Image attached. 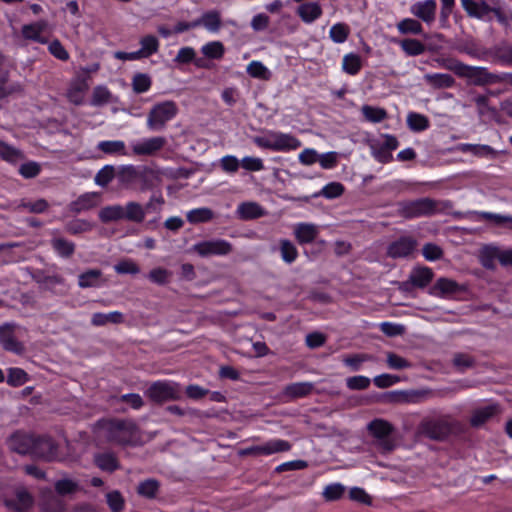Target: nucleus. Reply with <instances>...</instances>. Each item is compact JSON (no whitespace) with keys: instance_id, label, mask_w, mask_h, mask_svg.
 Segmentation results:
<instances>
[{"instance_id":"32","label":"nucleus","mask_w":512,"mask_h":512,"mask_svg":"<svg viewBox=\"0 0 512 512\" xmlns=\"http://www.w3.org/2000/svg\"><path fill=\"white\" fill-rule=\"evenodd\" d=\"M298 15L305 23H312L322 15V8L317 2L303 3L298 8Z\"/></svg>"},{"instance_id":"4","label":"nucleus","mask_w":512,"mask_h":512,"mask_svg":"<svg viewBox=\"0 0 512 512\" xmlns=\"http://www.w3.org/2000/svg\"><path fill=\"white\" fill-rule=\"evenodd\" d=\"M254 143L260 148L276 152L294 151L302 145L301 141L295 136L275 131H268L261 136H256Z\"/></svg>"},{"instance_id":"14","label":"nucleus","mask_w":512,"mask_h":512,"mask_svg":"<svg viewBox=\"0 0 512 512\" xmlns=\"http://www.w3.org/2000/svg\"><path fill=\"white\" fill-rule=\"evenodd\" d=\"M34 437V435L17 431L8 437L7 445L12 452L21 455H31Z\"/></svg>"},{"instance_id":"13","label":"nucleus","mask_w":512,"mask_h":512,"mask_svg":"<svg viewBox=\"0 0 512 512\" xmlns=\"http://www.w3.org/2000/svg\"><path fill=\"white\" fill-rule=\"evenodd\" d=\"M290 449H291V444L288 441L278 439V440L269 441L263 445H257V446H252V447L242 449L239 451V455H241V456L270 455L273 453L289 451Z\"/></svg>"},{"instance_id":"47","label":"nucleus","mask_w":512,"mask_h":512,"mask_svg":"<svg viewBox=\"0 0 512 512\" xmlns=\"http://www.w3.org/2000/svg\"><path fill=\"white\" fill-rule=\"evenodd\" d=\"M53 249L64 258H70L75 251V244L61 237H55L51 240Z\"/></svg>"},{"instance_id":"15","label":"nucleus","mask_w":512,"mask_h":512,"mask_svg":"<svg viewBox=\"0 0 512 512\" xmlns=\"http://www.w3.org/2000/svg\"><path fill=\"white\" fill-rule=\"evenodd\" d=\"M399 146V142L394 135L385 134L383 140L377 141L372 145L373 155L378 160H393L392 152Z\"/></svg>"},{"instance_id":"38","label":"nucleus","mask_w":512,"mask_h":512,"mask_svg":"<svg viewBox=\"0 0 512 512\" xmlns=\"http://www.w3.org/2000/svg\"><path fill=\"white\" fill-rule=\"evenodd\" d=\"M497 411L495 405L486 406L484 408L477 409L473 412L470 418V424L472 427H480L486 421H488Z\"/></svg>"},{"instance_id":"63","label":"nucleus","mask_w":512,"mask_h":512,"mask_svg":"<svg viewBox=\"0 0 512 512\" xmlns=\"http://www.w3.org/2000/svg\"><path fill=\"white\" fill-rule=\"evenodd\" d=\"M107 504L112 512H121L124 508V498L119 491H111L106 494Z\"/></svg>"},{"instance_id":"6","label":"nucleus","mask_w":512,"mask_h":512,"mask_svg":"<svg viewBox=\"0 0 512 512\" xmlns=\"http://www.w3.org/2000/svg\"><path fill=\"white\" fill-rule=\"evenodd\" d=\"M436 200L431 198H420L413 201H402L398 203V214L406 219L430 216L437 211Z\"/></svg>"},{"instance_id":"12","label":"nucleus","mask_w":512,"mask_h":512,"mask_svg":"<svg viewBox=\"0 0 512 512\" xmlns=\"http://www.w3.org/2000/svg\"><path fill=\"white\" fill-rule=\"evenodd\" d=\"M58 447L56 443L47 436H35L31 456L45 461H52L57 457Z\"/></svg>"},{"instance_id":"31","label":"nucleus","mask_w":512,"mask_h":512,"mask_svg":"<svg viewBox=\"0 0 512 512\" xmlns=\"http://www.w3.org/2000/svg\"><path fill=\"white\" fill-rule=\"evenodd\" d=\"M102 276L100 269H89L78 276V286L80 288L98 287L103 282Z\"/></svg>"},{"instance_id":"50","label":"nucleus","mask_w":512,"mask_h":512,"mask_svg":"<svg viewBox=\"0 0 512 512\" xmlns=\"http://www.w3.org/2000/svg\"><path fill=\"white\" fill-rule=\"evenodd\" d=\"M397 29L401 34L420 35L423 32L421 23L412 18H405L397 24Z\"/></svg>"},{"instance_id":"27","label":"nucleus","mask_w":512,"mask_h":512,"mask_svg":"<svg viewBox=\"0 0 512 512\" xmlns=\"http://www.w3.org/2000/svg\"><path fill=\"white\" fill-rule=\"evenodd\" d=\"M98 197L99 195L96 192L85 193L73 201L70 204L69 209L73 213H80L81 211L89 210L97 206Z\"/></svg>"},{"instance_id":"10","label":"nucleus","mask_w":512,"mask_h":512,"mask_svg":"<svg viewBox=\"0 0 512 512\" xmlns=\"http://www.w3.org/2000/svg\"><path fill=\"white\" fill-rule=\"evenodd\" d=\"M233 246L224 239H212L196 243L192 251L200 257L225 256L232 252Z\"/></svg>"},{"instance_id":"58","label":"nucleus","mask_w":512,"mask_h":512,"mask_svg":"<svg viewBox=\"0 0 512 512\" xmlns=\"http://www.w3.org/2000/svg\"><path fill=\"white\" fill-rule=\"evenodd\" d=\"M344 492L345 487L342 484L334 483L327 485L324 488L322 495L326 501L330 502L339 500L344 495Z\"/></svg>"},{"instance_id":"25","label":"nucleus","mask_w":512,"mask_h":512,"mask_svg":"<svg viewBox=\"0 0 512 512\" xmlns=\"http://www.w3.org/2000/svg\"><path fill=\"white\" fill-rule=\"evenodd\" d=\"M424 80L433 89H447L455 86V79L447 73H428Z\"/></svg>"},{"instance_id":"22","label":"nucleus","mask_w":512,"mask_h":512,"mask_svg":"<svg viewBox=\"0 0 512 512\" xmlns=\"http://www.w3.org/2000/svg\"><path fill=\"white\" fill-rule=\"evenodd\" d=\"M46 25L47 23L44 20L23 25L21 30L23 38L26 40H32L40 44H47L48 39L46 37L41 36L42 32L46 28Z\"/></svg>"},{"instance_id":"8","label":"nucleus","mask_w":512,"mask_h":512,"mask_svg":"<svg viewBox=\"0 0 512 512\" xmlns=\"http://www.w3.org/2000/svg\"><path fill=\"white\" fill-rule=\"evenodd\" d=\"M367 430L377 440V445L382 452L390 453L395 449V441L390 438L394 431L391 423L384 419H374L367 425Z\"/></svg>"},{"instance_id":"21","label":"nucleus","mask_w":512,"mask_h":512,"mask_svg":"<svg viewBox=\"0 0 512 512\" xmlns=\"http://www.w3.org/2000/svg\"><path fill=\"white\" fill-rule=\"evenodd\" d=\"M461 4L470 17L484 20L491 14V6L484 0H461Z\"/></svg>"},{"instance_id":"51","label":"nucleus","mask_w":512,"mask_h":512,"mask_svg":"<svg viewBox=\"0 0 512 512\" xmlns=\"http://www.w3.org/2000/svg\"><path fill=\"white\" fill-rule=\"evenodd\" d=\"M401 48L409 56H418L425 52V45L420 40L413 38L403 39Z\"/></svg>"},{"instance_id":"36","label":"nucleus","mask_w":512,"mask_h":512,"mask_svg":"<svg viewBox=\"0 0 512 512\" xmlns=\"http://www.w3.org/2000/svg\"><path fill=\"white\" fill-rule=\"evenodd\" d=\"M314 389V384L311 382H298L292 383L285 387L284 393L291 399L305 397Z\"/></svg>"},{"instance_id":"43","label":"nucleus","mask_w":512,"mask_h":512,"mask_svg":"<svg viewBox=\"0 0 512 512\" xmlns=\"http://www.w3.org/2000/svg\"><path fill=\"white\" fill-rule=\"evenodd\" d=\"M361 112L364 118L371 123H381L388 117L387 111L381 107L363 105Z\"/></svg>"},{"instance_id":"17","label":"nucleus","mask_w":512,"mask_h":512,"mask_svg":"<svg viewBox=\"0 0 512 512\" xmlns=\"http://www.w3.org/2000/svg\"><path fill=\"white\" fill-rule=\"evenodd\" d=\"M431 394L430 390L421 389V390H403V391H393L387 394L389 398V402L393 403H418L424 399H426Z\"/></svg>"},{"instance_id":"33","label":"nucleus","mask_w":512,"mask_h":512,"mask_svg":"<svg viewBox=\"0 0 512 512\" xmlns=\"http://www.w3.org/2000/svg\"><path fill=\"white\" fill-rule=\"evenodd\" d=\"M94 462L98 468L107 472H114L119 469V462L114 453H98L94 456Z\"/></svg>"},{"instance_id":"20","label":"nucleus","mask_w":512,"mask_h":512,"mask_svg":"<svg viewBox=\"0 0 512 512\" xmlns=\"http://www.w3.org/2000/svg\"><path fill=\"white\" fill-rule=\"evenodd\" d=\"M165 143V138L161 136L144 139L133 145V153L137 156H153Z\"/></svg>"},{"instance_id":"59","label":"nucleus","mask_w":512,"mask_h":512,"mask_svg":"<svg viewBox=\"0 0 512 512\" xmlns=\"http://www.w3.org/2000/svg\"><path fill=\"white\" fill-rule=\"evenodd\" d=\"M499 249L487 246L481 252V264L487 269H494V260L498 259Z\"/></svg>"},{"instance_id":"40","label":"nucleus","mask_w":512,"mask_h":512,"mask_svg":"<svg viewBox=\"0 0 512 512\" xmlns=\"http://www.w3.org/2000/svg\"><path fill=\"white\" fill-rule=\"evenodd\" d=\"M159 488V481L154 478H150L140 482L136 491L140 496L144 498L154 499L158 494Z\"/></svg>"},{"instance_id":"41","label":"nucleus","mask_w":512,"mask_h":512,"mask_svg":"<svg viewBox=\"0 0 512 512\" xmlns=\"http://www.w3.org/2000/svg\"><path fill=\"white\" fill-rule=\"evenodd\" d=\"M201 52L207 59L219 60L224 56L225 47L220 41H211L201 47Z\"/></svg>"},{"instance_id":"9","label":"nucleus","mask_w":512,"mask_h":512,"mask_svg":"<svg viewBox=\"0 0 512 512\" xmlns=\"http://www.w3.org/2000/svg\"><path fill=\"white\" fill-rule=\"evenodd\" d=\"M145 395L151 402L162 404L167 401L178 400L180 398V391L178 384L156 381L146 390Z\"/></svg>"},{"instance_id":"48","label":"nucleus","mask_w":512,"mask_h":512,"mask_svg":"<svg viewBox=\"0 0 512 512\" xmlns=\"http://www.w3.org/2000/svg\"><path fill=\"white\" fill-rule=\"evenodd\" d=\"M461 150L463 152H470L473 156L479 157V158H495L496 157L495 150L488 145L463 144V145H461Z\"/></svg>"},{"instance_id":"28","label":"nucleus","mask_w":512,"mask_h":512,"mask_svg":"<svg viewBox=\"0 0 512 512\" xmlns=\"http://www.w3.org/2000/svg\"><path fill=\"white\" fill-rule=\"evenodd\" d=\"M492 62L503 67H512V46H495L489 50Z\"/></svg>"},{"instance_id":"55","label":"nucleus","mask_w":512,"mask_h":512,"mask_svg":"<svg viewBox=\"0 0 512 512\" xmlns=\"http://www.w3.org/2000/svg\"><path fill=\"white\" fill-rule=\"evenodd\" d=\"M140 45V50L143 52L144 56L148 58L158 52L160 43L156 36L146 35L141 38Z\"/></svg>"},{"instance_id":"39","label":"nucleus","mask_w":512,"mask_h":512,"mask_svg":"<svg viewBox=\"0 0 512 512\" xmlns=\"http://www.w3.org/2000/svg\"><path fill=\"white\" fill-rule=\"evenodd\" d=\"M124 322V316L121 312L114 311L108 314L95 313L92 316L91 323L94 326H104L108 323L121 324Z\"/></svg>"},{"instance_id":"45","label":"nucleus","mask_w":512,"mask_h":512,"mask_svg":"<svg viewBox=\"0 0 512 512\" xmlns=\"http://www.w3.org/2000/svg\"><path fill=\"white\" fill-rule=\"evenodd\" d=\"M124 219L141 223L145 219V210L137 202H128L124 207Z\"/></svg>"},{"instance_id":"64","label":"nucleus","mask_w":512,"mask_h":512,"mask_svg":"<svg viewBox=\"0 0 512 512\" xmlns=\"http://www.w3.org/2000/svg\"><path fill=\"white\" fill-rule=\"evenodd\" d=\"M247 73L253 78L267 79L268 69L260 61H251L247 66Z\"/></svg>"},{"instance_id":"30","label":"nucleus","mask_w":512,"mask_h":512,"mask_svg":"<svg viewBox=\"0 0 512 512\" xmlns=\"http://www.w3.org/2000/svg\"><path fill=\"white\" fill-rule=\"evenodd\" d=\"M199 26H204L210 32H218L221 28V15L217 10L204 12L202 16L196 19Z\"/></svg>"},{"instance_id":"60","label":"nucleus","mask_w":512,"mask_h":512,"mask_svg":"<svg viewBox=\"0 0 512 512\" xmlns=\"http://www.w3.org/2000/svg\"><path fill=\"white\" fill-rule=\"evenodd\" d=\"M33 280L45 289H53L55 285L63 284L64 278L60 275L43 276L40 274L33 275Z\"/></svg>"},{"instance_id":"37","label":"nucleus","mask_w":512,"mask_h":512,"mask_svg":"<svg viewBox=\"0 0 512 512\" xmlns=\"http://www.w3.org/2000/svg\"><path fill=\"white\" fill-rule=\"evenodd\" d=\"M407 126L413 132H423L430 127V121L423 114L410 112L407 115Z\"/></svg>"},{"instance_id":"49","label":"nucleus","mask_w":512,"mask_h":512,"mask_svg":"<svg viewBox=\"0 0 512 512\" xmlns=\"http://www.w3.org/2000/svg\"><path fill=\"white\" fill-rule=\"evenodd\" d=\"M99 218L104 223L124 219V207L120 205L107 206L100 211Z\"/></svg>"},{"instance_id":"46","label":"nucleus","mask_w":512,"mask_h":512,"mask_svg":"<svg viewBox=\"0 0 512 512\" xmlns=\"http://www.w3.org/2000/svg\"><path fill=\"white\" fill-rule=\"evenodd\" d=\"M187 221L191 224L209 222L214 218V212L210 208H197L189 211L186 215Z\"/></svg>"},{"instance_id":"53","label":"nucleus","mask_w":512,"mask_h":512,"mask_svg":"<svg viewBox=\"0 0 512 512\" xmlns=\"http://www.w3.org/2000/svg\"><path fill=\"white\" fill-rule=\"evenodd\" d=\"M452 364L458 371L462 372L466 369L474 367L476 360L473 356L467 353L458 352L453 355Z\"/></svg>"},{"instance_id":"11","label":"nucleus","mask_w":512,"mask_h":512,"mask_svg":"<svg viewBox=\"0 0 512 512\" xmlns=\"http://www.w3.org/2000/svg\"><path fill=\"white\" fill-rule=\"evenodd\" d=\"M417 245V240L414 237L401 236L388 245L386 255L392 259L406 258L413 253Z\"/></svg>"},{"instance_id":"52","label":"nucleus","mask_w":512,"mask_h":512,"mask_svg":"<svg viewBox=\"0 0 512 512\" xmlns=\"http://www.w3.org/2000/svg\"><path fill=\"white\" fill-rule=\"evenodd\" d=\"M152 86L151 78L148 74L137 73L132 79L133 91L137 94H142L150 90Z\"/></svg>"},{"instance_id":"54","label":"nucleus","mask_w":512,"mask_h":512,"mask_svg":"<svg viewBox=\"0 0 512 512\" xmlns=\"http://www.w3.org/2000/svg\"><path fill=\"white\" fill-rule=\"evenodd\" d=\"M349 33L350 29L347 24L336 23L330 28L329 36L333 42L341 44L348 39Z\"/></svg>"},{"instance_id":"24","label":"nucleus","mask_w":512,"mask_h":512,"mask_svg":"<svg viewBox=\"0 0 512 512\" xmlns=\"http://www.w3.org/2000/svg\"><path fill=\"white\" fill-rule=\"evenodd\" d=\"M236 213L241 220H253L263 217L266 211L258 203L249 201L241 203Z\"/></svg>"},{"instance_id":"29","label":"nucleus","mask_w":512,"mask_h":512,"mask_svg":"<svg viewBox=\"0 0 512 512\" xmlns=\"http://www.w3.org/2000/svg\"><path fill=\"white\" fill-rule=\"evenodd\" d=\"M409 277L411 278V282L414 283L415 288L423 289L433 280L434 273L432 269L428 267H415Z\"/></svg>"},{"instance_id":"42","label":"nucleus","mask_w":512,"mask_h":512,"mask_svg":"<svg viewBox=\"0 0 512 512\" xmlns=\"http://www.w3.org/2000/svg\"><path fill=\"white\" fill-rule=\"evenodd\" d=\"M362 68V60L358 54L349 53L343 57L342 69L349 75H357Z\"/></svg>"},{"instance_id":"26","label":"nucleus","mask_w":512,"mask_h":512,"mask_svg":"<svg viewBox=\"0 0 512 512\" xmlns=\"http://www.w3.org/2000/svg\"><path fill=\"white\" fill-rule=\"evenodd\" d=\"M456 50L474 60L479 61H486L489 56V49L481 48L474 42L460 43L457 45Z\"/></svg>"},{"instance_id":"19","label":"nucleus","mask_w":512,"mask_h":512,"mask_svg":"<svg viewBox=\"0 0 512 512\" xmlns=\"http://www.w3.org/2000/svg\"><path fill=\"white\" fill-rule=\"evenodd\" d=\"M15 496V499H6L4 501V504L8 509L17 512H24L30 509L34 504L32 495L23 487L16 489Z\"/></svg>"},{"instance_id":"35","label":"nucleus","mask_w":512,"mask_h":512,"mask_svg":"<svg viewBox=\"0 0 512 512\" xmlns=\"http://www.w3.org/2000/svg\"><path fill=\"white\" fill-rule=\"evenodd\" d=\"M459 291V284L448 278H439L430 290V293L437 296L454 294Z\"/></svg>"},{"instance_id":"61","label":"nucleus","mask_w":512,"mask_h":512,"mask_svg":"<svg viewBox=\"0 0 512 512\" xmlns=\"http://www.w3.org/2000/svg\"><path fill=\"white\" fill-rule=\"evenodd\" d=\"M48 51L60 61H68L70 58L68 51L58 39H54L49 43Z\"/></svg>"},{"instance_id":"56","label":"nucleus","mask_w":512,"mask_h":512,"mask_svg":"<svg viewBox=\"0 0 512 512\" xmlns=\"http://www.w3.org/2000/svg\"><path fill=\"white\" fill-rule=\"evenodd\" d=\"M280 253L284 262L292 263L298 256V251L295 245L287 239L280 240Z\"/></svg>"},{"instance_id":"62","label":"nucleus","mask_w":512,"mask_h":512,"mask_svg":"<svg viewBox=\"0 0 512 512\" xmlns=\"http://www.w3.org/2000/svg\"><path fill=\"white\" fill-rule=\"evenodd\" d=\"M91 229H92V225L88 221L82 220V219H76V220L70 221L65 226L66 232H68L72 235H77V234H81L84 232H88Z\"/></svg>"},{"instance_id":"16","label":"nucleus","mask_w":512,"mask_h":512,"mask_svg":"<svg viewBox=\"0 0 512 512\" xmlns=\"http://www.w3.org/2000/svg\"><path fill=\"white\" fill-rule=\"evenodd\" d=\"M15 325L6 323L0 326V344L6 351L16 354L24 352V346L14 336Z\"/></svg>"},{"instance_id":"23","label":"nucleus","mask_w":512,"mask_h":512,"mask_svg":"<svg viewBox=\"0 0 512 512\" xmlns=\"http://www.w3.org/2000/svg\"><path fill=\"white\" fill-rule=\"evenodd\" d=\"M318 227L311 223H299L294 229V235L298 243H312L318 236Z\"/></svg>"},{"instance_id":"18","label":"nucleus","mask_w":512,"mask_h":512,"mask_svg":"<svg viewBox=\"0 0 512 512\" xmlns=\"http://www.w3.org/2000/svg\"><path fill=\"white\" fill-rule=\"evenodd\" d=\"M437 3L435 0H424L415 2L411 8V13L427 24L435 20Z\"/></svg>"},{"instance_id":"7","label":"nucleus","mask_w":512,"mask_h":512,"mask_svg":"<svg viewBox=\"0 0 512 512\" xmlns=\"http://www.w3.org/2000/svg\"><path fill=\"white\" fill-rule=\"evenodd\" d=\"M177 112V106L173 101H164L155 104L148 113V128L154 131L163 129L166 123L177 115Z\"/></svg>"},{"instance_id":"44","label":"nucleus","mask_w":512,"mask_h":512,"mask_svg":"<svg viewBox=\"0 0 512 512\" xmlns=\"http://www.w3.org/2000/svg\"><path fill=\"white\" fill-rule=\"evenodd\" d=\"M9 70L5 66V58L0 53V99H4L14 92L12 86L8 85Z\"/></svg>"},{"instance_id":"2","label":"nucleus","mask_w":512,"mask_h":512,"mask_svg":"<svg viewBox=\"0 0 512 512\" xmlns=\"http://www.w3.org/2000/svg\"><path fill=\"white\" fill-rule=\"evenodd\" d=\"M98 426L104 431L109 442L126 446L136 445L140 441L137 424L130 419H102Z\"/></svg>"},{"instance_id":"1","label":"nucleus","mask_w":512,"mask_h":512,"mask_svg":"<svg viewBox=\"0 0 512 512\" xmlns=\"http://www.w3.org/2000/svg\"><path fill=\"white\" fill-rule=\"evenodd\" d=\"M440 65L458 78L465 79L467 84L477 87H485L495 84H509L512 86V73L491 72L484 66H473L461 62L456 58H444Z\"/></svg>"},{"instance_id":"3","label":"nucleus","mask_w":512,"mask_h":512,"mask_svg":"<svg viewBox=\"0 0 512 512\" xmlns=\"http://www.w3.org/2000/svg\"><path fill=\"white\" fill-rule=\"evenodd\" d=\"M467 430L458 420L448 416L436 419H424L419 425V432L430 440L444 442L450 436H460Z\"/></svg>"},{"instance_id":"5","label":"nucleus","mask_w":512,"mask_h":512,"mask_svg":"<svg viewBox=\"0 0 512 512\" xmlns=\"http://www.w3.org/2000/svg\"><path fill=\"white\" fill-rule=\"evenodd\" d=\"M118 179L121 183L129 187H138L141 190L152 187L157 179V174L154 170L143 167L136 169L129 165L123 167L118 173Z\"/></svg>"},{"instance_id":"57","label":"nucleus","mask_w":512,"mask_h":512,"mask_svg":"<svg viewBox=\"0 0 512 512\" xmlns=\"http://www.w3.org/2000/svg\"><path fill=\"white\" fill-rule=\"evenodd\" d=\"M28 381L27 373L20 368H10L8 370L7 383L10 386L17 387Z\"/></svg>"},{"instance_id":"34","label":"nucleus","mask_w":512,"mask_h":512,"mask_svg":"<svg viewBox=\"0 0 512 512\" xmlns=\"http://www.w3.org/2000/svg\"><path fill=\"white\" fill-rule=\"evenodd\" d=\"M97 148L110 156H127L125 143L121 140H106L98 143Z\"/></svg>"}]
</instances>
